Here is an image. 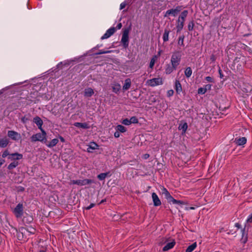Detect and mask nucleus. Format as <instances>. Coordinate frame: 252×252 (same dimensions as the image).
I'll use <instances>...</instances> for the list:
<instances>
[{"mask_svg": "<svg viewBox=\"0 0 252 252\" xmlns=\"http://www.w3.org/2000/svg\"><path fill=\"white\" fill-rule=\"evenodd\" d=\"M41 131V133H37L35 134H33L31 137V141L35 142L36 141H40L44 143H46L47 142L46 138V132L44 129H40Z\"/></svg>", "mask_w": 252, "mask_h": 252, "instance_id": "obj_1", "label": "nucleus"}, {"mask_svg": "<svg viewBox=\"0 0 252 252\" xmlns=\"http://www.w3.org/2000/svg\"><path fill=\"white\" fill-rule=\"evenodd\" d=\"M181 57V53L180 51H175L173 53L171 58V63L174 69H176L177 66L180 64Z\"/></svg>", "mask_w": 252, "mask_h": 252, "instance_id": "obj_2", "label": "nucleus"}, {"mask_svg": "<svg viewBox=\"0 0 252 252\" xmlns=\"http://www.w3.org/2000/svg\"><path fill=\"white\" fill-rule=\"evenodd\" d=\"M35 231V229L32 227H22L19 229L18 237H20V234H21L23 238L25 237V239H27L31 234H34Z\"/></svg>", "mask_w": 252, "mask_h": 252, "instance_id": "obj_3", "label": "nucleus"}, {"mask_svg": "<svg viewBox=\"0 0 252 252\" xmlns=\"http://www.w3.org/2000/svg\"><path fill=\"white\" fill-rule=\"evenodd\" d=\"M23 205L21 203H19L14 208L13 212L17 218H21L23 215Z\"/></svg>", "mask_w": 252, "mask_h": 252, "instance_id": "obj_4", "label": "nucleus"}, {"mask_svg": "<svg viewBox=\"0 0 252 252\" xmlns=\"http://www.w3.org/2000/svg\"><path fill=\"white\" fill-rule=\"evenodd\" d=\"M128 33L129 30L128 29L125 30L121 39V42L123 43L124 47L126 48L127 47L128 45Z\"/></svg>", "mask_w": 252, "mask_h": 252, "instance_id": "obj_5", "label": "nucleus"}, {"mask_svg": "<svg viewBox=\"0 0 252 252\" xmlns=\"http://www.w3.org/2000/svg\"><path fill=\"white\" fill-rule=\"evenodd\" d=\"M148 85L151 87H155L162 84V80L161 78H156L147 81Z\"/></svg>", "mask_w": 252, "mask_h": 252, "instance_id": "obj_6", "label": "nucleus"}, {"mask_svg": "<svg viewBox=\"0 0 252 252\" xmlns=\"http://www.w3.org/2000/svg\"><path fill=\"white\" fill-rule=\"evenodd\" d=\"M181 6H177L174 9H171L169 10H168L166 11L164 17H166L168 15H172L173 16H176L181 11Z\"/></svg>", "mask_w": 252, "mask_h": 252, "instance_id": "obj_7", "label": "nucleus"}, {"mask_svg": "<svg viewBox=\"0 0 252 252\" xmlns=\"http://www.w3.org/2000/svg\"><path fill=\"white\" fill-rule=\"evenodd\" d=\"M7 135L11 139L15 141L18 140L21 138L20 134L13 130L8 131Z\"/></svg>", "mask_w": 252, "mask_h": 252, "instance_id": "obj_8", "label": "nucleus"}, {"mask_svg": "<svg viewBox=\"0 0 252 252\" xmlns=\"http://www.w3.org/2000/svg\"><path fill=\"white\" fill-rule=\"evenodd\" d=\"M116 31L115 28L114 27L108 29L106 32L104 34V35L101 37V39L103 40L104 39H107L113 35Z\"/></svg>", "mask_w": 252, "mask_h": 252, "instance_id": "obj_9", "label": "nucleus"}, {"mask_svg": "<svg viewBox=\"0 0 252 252\" xmlns=\"http://www.w3.org/2000/svg\"><path fill=\"white\" fill-rule=\"evenodd\" d=\"M23 155L18 153H15L13 154H11L9 157H8V158L11 160L16 161L17 160H20L23 158Z\"/></svg>", "mask_w": 252, "mask_h": 252, "instance_id": "obj_10", "label": "nucleus"}, {"mask_svg": "<svg viewBox=\"0 0 252 252\" xmlns=\"http://www.w3.org/2000/svg\"><path fill=\"white\" fill-rule=\"evenodd\" d=\"M152 197L154 206H158L161 205V201L156 193L153 192Z\"/></svg>", "mask_w": 252, "mask_h": 252, "instance_id": "obj_11", "label": "nucleus"}, {"mask_svg": "<svg viewBox=\"0 0 252 252\" xmlns=\"http://www.w3.org/2000/svg\"><path fill=\"white\" fill-rule=\"evenodd\" d=\"M185 20L181 19L180 18H178L177 20V24L176 26L177 28V32H180L183 28Z\"/></svg>", "mask_w": 252, "mask_h": 252, "instance_id": "obj_12", "label": "nucleus"}, {"mask_svg": "<svg viewBox=\"0 0 252 252\" xmlns=\"http://www.w3.org/2000/svg\"><path fill=\"white\" fill-rule=\"evenodd\" d=\"M162 193L163 195H164L165 198L167 199L168 202H171V201L173 199V197L165 188H163L162 189Z\"/></svg>", "mask_w": 252, "mask_h": 252, "instance_id": "obj_13", "label": "nucleus"}, {"mask_svg": "<svg viewBox=\"0 0 252 252\" xmlns=\"http://www.w3.org/2000/svg\"><path fill=\"white\" fill-rule=\"evenodd\" d=\"M33 122L37 126L39 129H43L42 128V126L43 125V121L40 118H39L38 116L34 117L33 118Z\"/></svg>", "mask_w": 252, "mask_h": 252, "instance_id": "obj_14", "label": "nucleus"}, {"mask_svg": "<svg viewBox=\"0 0 252 252\" xmlns=\"http://www.w3.org/2000/svg\"><path fill=\"white\" fill-rule=\"evenodd\" d=\"M247 142V139L244 137H241L239 138H235L234 142L237 145L241 146L246 144Z\"/></svg>", "mask_w": 252, "mask_h": 252, "instance_id": "obj_15", "label": "nucleus"}, {"mask_svg": "<svg viewBox=\"0 0 252 252\" xmlns=\"http://www.w3.org/2000/svg\"><path fill=\"white\" fill-rule=\"evenodd\" d=\"M92 183V180L89 179L77 180L76 185L82 186L88 185Z\"/></svg>", "mask_w": 252, "mask_h": 252, "instance_id": "obj_16", "label": "nucleus"}, {"mask_svg": "<svg viewBox=\"0 0 252 252\" xmlns=\"http://www.w3.org/2000/svg\"><path fill=\"white\" fill-rule=\"evenodd\" d=\"M74 126L83 129H88L90 127L88 124L86 123H82L76 122L74 124Z\"/></svg>", "mask_w": 252, "mask_h": 252, "instance_id": "obj_17", "label": "nucleus"}, {"mask_svg": "<svg viewBox=\"0 0 252 252\" xmlns=\"http://www.w3.org/2000/svg\"><path fill=\"white\" fill-rule=\"evenodd\" d=\"M98 147V145L95 143L92 142L87 148V151L89 153H92L93 151L96 149Z\"/></svg>", "mask_w": 252, "mask_h": 252, "instance_id": "obj_18", "label": "nucleus"}, {"mask_svg": "<svg viewBox=\"0 0 252 252\" xmlns=\"http://www.w3.org/2000/svg\"><path fill=\"white\" fill-rule=\"evenodd\" d=\"M131 86V80L129 78H127L125 80V84L123 86V89L124 90H128Z\"/></svg>", "mask_w": 252, "mask_h": 252, "instance_id": "obj_19", "label": "nucleus"}, {"mask_svg": "<svg viewBox=\"0 0 252 252\" xmlns=\"http://www.w3.org/2000/svg\"><path fill=\"white\" fill-rule=\"evenodd\" d=\"M175 244V243L174 241L167 243L163 248L162 251L164 252L168 251L174 247Z\"/></svg>", "mask_w": 252, "mask_h": 252, "instance_id": "obj_20", "label": "nucleus"}, {"mask_svg": "<svg viewBox=\"0 0 252 252\" xmlns=\"http://www.w3.org/2000/svg\"><path fill=\"white\" fill-rule=\"evenodd\" d=\"M94 92L93 90L91 88L86 89L84 91V95L86 97H90L93 94Z\"/></svg>", "mask_w": 252, "mask_h": 252, "instance_id": "obj_21", "label": "nucleus"}, {"mask_svg": "<svg viewBox=\"0 0 252 252\" xmlns=\"http://www.w3.org/2000/svg\"><path fill=\"white\" fill-rule=\"evenodd\" d=\"M59 142V140L57 138H55L52 140L49 143H45L47 147L49 148H52L55 146Z\"/></svg>", "mask_w": 252, "mask_h": 252, "instance_id": "obj_22", "label": "nucleus"}, {"mask_svg": "<svg viewBox=\"0 0 252 252\" xmlns=\"http://www.w3.org/2000/svg\"><path fill=\"white\" fill-rule=\"evenodd\" d=\"M175 89L178 94H180L182 91L181 84L178 80H176L175 82Z\"/></svg>", "mask_w": 252, "mask_h": 252, "instance_id": "obj_23", "label": "nucleus"}, {"mask_svg": "<svg viewBox=\"0 0 252 252\" xmlns=\"http://www.w3.org/2000/svg\"><path fill=\"white\" fill-rule=\"evenodd\" d=\"M8 140L6 138L0 139V147L5 148L8 144Z\"/></svg>", "mask_w": 252, "mask_h": 252, "instance_id": "obj_24", "label": "nucleus"}, {"mask_svg": "<svg viewBox=\"0 0 252 252\" xmlns=\"http://www.w3.org/2000/svg\"><path fill=\"white\" fill-rule=\"evenodd\" d=\"M179 129L182 130L183 132H185L188 128V124L187 123H181L179 126Z\"/></svg>", "mask_w": 252, "mask_h": 252, "instance_id": "obj_25", "label": "nucleus"}, {"mask_svg": "<svg viewBox=\"0 0 252 252\" xmlns=\"http://www.w3.org/2000/svg\"><path fill=\"white\" fill-rule=\"evenodd\" d=\"M170 32V31L167 29L164 30V32L163 35V40L164 42H166L168 41L169 34Z\"/></svg>", "mask_w": 252, "mask_h": 252, "instance_id": "obj_26", "label": "nucleus"}, {"mask_svg": "<svg viewBox=\"0 0 252 252\" xmlns=\"http://www.w3.org/2000/svg\"><path fill=\"white\" fill-rule=\"evenodd\" d=\"M196 243L195 242L189 246L186 250V252H192L196 247Z\"/></svg>", "mask_w": 252, "mask_h": 252, "instance_id": "obj_27", "label": "nucleus"}, {"mask_svg": "<svg viewBox=\"0 0 252 252\" xmlns=\"http://www.w3.org/2000/svg\"><path fill=\"white\" fill-rule=\"evenodd\" d=\"M246 87H243L242 90L246 93H248L252 91V86L249 84H246Z\"/></svg>", "mask_w": 252, "mask_h": 252, "instance_id": "obj_28", "label": "nucleus"}, {"mask_svg": "<svg viewBox=\"0 0 252 252\" xmlns=\"http://www.w3.org/2000/svg\"><path fill=\"white\" fill-rule=\"evenodd\" d=\"M185 74L187 77L189 78L191 76L192 74V70L190 67H187L185 71Z\"/></svg>", "mask_w": 252, "mask_h": 252, "instance_id": "obj_29", "label": "nucleus"}, {"mask_svg": "<svg viewBox=\"0 0 252 252\" xmlns=\"http://www.w3.org/2000/svg\"><path fill=\"white\" fill-rule=\"evenodd\" d=\"M18 164L19 163L18 161H14L8 166L7 168L9 170H12L18 166Z\"/></svg>", "mask_w": 252, "mask_h": 252, "instance_id": "obj_30", "label": "nucleus"}, {"mask_svg": "<svg viewBox=\"0 0 252 252\" xmlns=\"http://www.w3.org/2000/svg\"><path fill=\"white\" fill-rule=\"evenodd\" d=\"M116 129L117 131L123 133L126 131V128L124 126L121 125H118L116 126Z\"/></svg>", "mask_w": 252, "mask_h": 252, "instance_id": "obj_31", "label": "nucleus"}, {"mask_svg": "<svg viewBox=\"0 0 252 252\" xmlns=\"http://www.w3.org/2000/svg\"><path fill=\"white\" fill-rule=\"evenodd\" d=\"M188 14V10H184L181 13V14L180 15V16L179 17V18L185 20V19L187 17Z\"/></svg>", "mask_w": 252, "mask_h": 252, "instance_id": "obj_32", "label": "nucleus"}, {"mask_svg": "<svg viewBox=\"0 0 252 252\" xmlns=\"http://www.w3.org/2000/svg\"><path fill=\"white\" fill-rule=\"evenodd\" d=\"M120 89H121V85L118 84H115L113 87V91L115 93H117L120 91Z\"/></svg>", "mask_w": 252, "mask_h": 252, "instance_id": "obj_33", "label": "nucleus"}, {"mask_svg": "<svg viewBox=\"0 0 252 252\" xmlns=\"http://www.w3.org/2000/svg\"><path fill=\"white\" fill-rule=\"evenodd\" d=\"M108 174V173H101L97 176V178L100 180H103L106 177Z\"/></svg>", "mask_w": 252, "mask_h": 252, "instance_id": "obj_34", "label": "nucleus"}, {"mask_svg": "<svg viewBox=\"0 0 252 252\" xmlns=\"http://www.w3.org/2000/svg\"><path fill=\"white\" fill-rule=\"evenodd\" d=\"M185 36L184 35H181L179 37L178 40V44L180 46H184V39Z\"/></svg>", "mask_w": 252, "mask_h": 252, "instance_id": "obj_35", "label": "nucleus"}, {"mask_svg": "<svg viewBox=\"0 0 252 252\" xmlns=\"http://www.w3.org/2000/svg\"><path fill=\"white\" fill-rule=\"evenodd\" d=\"M173 70H175L173 67L172 66H170L168 65L165 69V72L167 74H170L173 71Z\"/></svg>", "mask_w": 252, "mask_h": 252, "instance_id": "obj_36", "label": "nucleus"}, {"mask_svg": "<svg viewBox=\"0 0 252 252\" xmlns=\"http://www.w3.org/2000/svg\"><path fill=\"white\" fill-rule=\"evenodd\" d=\"M129 120H130V124H137L138 123V120L137 118L135 116L132 117Z\"/></svg>", "mask_w": 252, "mask_h": 252, "instance_id": "obj_37", "label": "nucleus"}, {"mask_svg": "<svg viewBox=\"0 0 252 252\" xmlns=\"http://www.w3.org/2000/svg\"><path fill=\"white\" fill-rule=\"evenodd\" d=\"M171 202H172L173 204H179V205H182V204H185L183 201H182L181 200H176V199H175L173 198L172 199V200L171 201Z\"/></svg>", "mask_w": 252, "mask_h": 252, "instance_id": "obj_38", "label": "nucleus"}, {"mask_svg": "<svg viewBox=\"0 0 252 252\" xmlns=\"http://www.w3.org/2000/svg\"><path fill=\"white\" fill-rule=\"evenodd\" d=\"M194 26V25L193 21H190L188 24V30L190 31H192L193 29Z\"/></svg>", "mask_w": 252, "mask_h": 252, "instance_id": "obj_39", "label": "nucleus"}, {"mask_svg": "<svg viewBox=\"0 0 252 252\" xmlns=\"http://www.w3.org/2000/svg\"><path fill=\"white\" fill-rule=\"evenodd\" d=\"M122 124L128 126L130 125V120L128 119H125L122 121Z\"/></svg>", "mask_w": 252, "mask_h": 252, "instance_id": "obj_40", "label": "nucleus"}, {"mask_svg": "<svg viewBox=\"0 0 252 252\" xmlns=\"http://www.w3.org/2000/svg\"><path fill=\"white\" fill-rule=\"evenodd\" d=\"M111 52V51H103V50H100L99 52L95 53V55H101L103 54H107Z\"/></svg>", "mask_w": 252, "mask_h": 252, "instance_id": "obj_41", "label": "nucleus"}, {"mask_svg": "<svg viewBox=\"0 0 252 252\" xmlns=\"http://www.w3.org/2000/svg\"><path fill=\"white\" fill-rule=\"evenodd\" d=\"M206 92V91H205L204 88H200L198 89V93L199 94H204Z\"/></svg>", "mask_w": 252, "mask_h": 252, "instance_id": "obj_42", "label": "nucleus"}, {"mask_svg": "<svg viewBox=\"0 0 252 252\" xmlns=\"http://www.w3.org/2000/svg\"><path fill=\"white\" fill-rule=\"evenodd\" d=\"M10 155L8 150H5L2 154V158H4Z\"/></svg>", "mask_w": 252, "mask_h": 252, "instance_id": "obj_43", "label": "nucleus"}, {"mask_svg": "<svg viewBox=\"0 0 252 252\" xmlns=\"http://www.w3.org/2000/svg\"><path fill=\"white\" fill-rule=\"evenodd\" d=\"M155 63V59L153 58L151 60L149 66L151 68H152Z\"/></svg>", "mask_w": 252, "mask_h": 252, "instance_id": "obj_44", "label": "nucleus"}, {"mask_svg": "<svg viewBox=\"0 0 252 252\" xmlns=\"http://www.w3.org/2000/svg\"><path fill=\"white\" fill-rule=\"evenodd\" d=\"M205 80L208 82H214L213 78L210 76L206 77Z\"/></svg>", "mask_w": 252, "mask_h": 252, "instance_id": "obj_45", "label": "nucleus"}, {"mask_svg": "<svg viewBox=\"0 0 252 252\" xmlns=\"http://www.w3.org/2000/svg\"><path fill=\"white\" fill-rule=\"evenodd\" d=\"M211 87H212V85H211L207 84V85H206L204 86V87H203V88H204L205 91L207 92L208 90H210L211 89Z\"/></svg>", "mask_w": 252, "mask_h": 252, "instance_id": "obj_46", "label": "nucleus"}, {"mask_svg": "<svg viewBox=\"0 0 252 252\" xmlns=\"http://www.w3.org/2000/svg\"><path fill=\"white\" fill-rule=\"evenodd\" d=\"M126 4L127 3L126 1L121 3L120 4V10L124 9L126 7Z\"/></svg>", "mask_w": 252, "mask_h": 252, "instance_id": "obj_47", "label": "nucleus"}, {"mask_svg": "<svg viewBox=\"0 0 252 252\" xmlns=\"http://www.w3.org/2000/svg\"><path fill=\"white\" fill-rule=\"evenodd\" d=\"M247 221L250 223L252 222V213L251 214V215L249 216V217L247 219Z\"/></svg>", "mask_w": 252, "mask_h": 252, "instance_id": "obj_48", "label": "nucleus"}, {"mask_svg": "<svg viewBox=\"0 0 252 252\" xmlns=\"http://www.w3.org/2000/svg\"><path fill=\"white\" fill-rule=\"evenodd\" d=\"M174 92L172 90H169L167 92V95L168 96H172Z\"/></svg>", "mask_w": 252, "mask_h": 252, "instance_id": "obj_49", "label": "nucleus"}, {"mask_svg": "<svg viewBox=\"0 0 252 252\" xmlns=\"http://www.w3.org/2000/svg\"><path fill=\"white\" fill-rule=\"evenodd\" d=\"M94 205H95L94 203H91L89 206H88V207H87L86 208V210H90V209H91L92 208L94 207Z\"/></svg>", "mask_w": 252, "mask_h": 252, "instance_id": "obj_50", "label": "nucleus"}, {"mask_svg": "<svg viewBox=\"0 0 252 252\" xmlns=\"http://www.w3.org/2000/svg\"><path fill=\"white\" fill-rule=\"evenodd\" d=\"M216 58L215 56L214 55H212L210 57V60L212 62H215V61H216Z\"/></svg>", "mask_w": 252, "mask_h": 252, "instance_id": "obj_51", "label": "nucleus"}, {"mask_svg": "<svg viewBox=\"0 0 252 252\" xmlns=\"http://www.w3.org/2000/svg\"><path fill=\"white\" fill-rule=\"evenodd\" d=\"M115 137L116 138H118L120 137V132L118 131H116L115 133H114V134Z\"/></svg>", "mask_w": 252, "mask_h": 252, "instance_id": "obj_52", "label": "nucleus"}, {"mask_svg": "<svg viewBox=\"0 0 252 252\" xmlns=\"http://www.w3.org/2000/svg\"><path fill=\"white\" fill-rule=\"evenodd\" d=\"M28 120V119L27 118H26L25 117H23L22 119H21V121L25 123H26V122Z\"/></svg>", "mask_w": 252, "mask_h": 252, "instance_id": "obj_53", "label": "nucleus"}, {"mask_svg": "<svg viewBox=\"0 0 252 252\" xmlns=\"http://www.w3.org/2000/svg\"><path fill=\"white\" fill-rule=\"evenodd\" d=\"M122 27V23H119V24L117 25V26L116 28H117L118 29H121Z\"/></svg>", "mask_w": 252, "mask_h": 252, "instance_id": "obj_54", "label": "nucleus"}, {"mask_svg": "<svg viewBox=\"0 0 252 252\" xmlns=\"http://www.w3.org/2000/svg\"><path fill=\"white\" fill-rule=\"evenodd\" d=\"M5 160L3 159L2 158L0 157V162L1 164V165L4 163Z\"/></svg>", "mask_w": 252, "mask_h": 252, "instance_id": "obj_55", "label": "nucleus"}, {"mask_svg": "<svg viewBox=\"0 0 252 252\" xmlns=\"http://www.w3.org/2000/svg\"><path fill=\"white\" fill-rule=\"evenodd\" d=\"M76 182H77V180H71V184L76 185Z\"/></svg>", "mask_w": 252, "mask_h": 252, "instance_id": "obj_56", "label": "nucleus"}, {"mask_svg": "<svg viewBox=\"0 0 252 252\" xmlns=\"http://www.w3.org/2000/svg\"><path fill=\"white\" fill-rule=\"evenodd\" d=\"M144 158L147 159V158H148L149 157V154H145V155H144Z\"/></svg>", "mask_w": 252, "mask_h": 252, "instance_id": "obj_57", "label": "nucleus"}, {"mask_svg": "<svg viewBox=\"0 0 252 252\" xmlns=\"http://www.w3.org/2000/svg\"><path fill=\"white\" fill-rule=\"evenodd\" d=\"M235 226L237 227V228H240L241 225L239 223H235Z\"/></svg>", "mask_w": 252, "mask_h": 252, "instance_id": "obj_58", "label": "nucleus"}, {"mask_svg": "<svg viewBox=\"0 0 252 252\" xmlns=\"http://www.w3.org/2000/svg\"><path fill=\"white\" fill-rule=\"evenodd\" d=\"M60 139H61V141H62V142H64V140L63 137H60Z\"/></svg>", "mask_w": 252, "mask_h": 252, "instance_id": "obj_59", "label": "nucleus"}, {"mask_svg": "<svg viewBox=\"0 0 252 252\" xmlns=\"http://www.w3.org/2000/svg\"><path fill=\"white\" fill-rule=\"evenodd\" d=\"M185 210H189V207H186L185 208Z\"/></svg>", "mask_w": 252, "mask_h": 252, "instance_id": "obj_60", "label": "nucleus"}, {"mask_svg": "<svg viewBox=\"0 0 252 252\" xmlns=\"http://www.w3.org/2000/svg\"><path fill=\"white\" fill-rule=\"evenodd\" d=\"M189 209H190V210H194V207H189Z\"/></svg>", "mask_w": 252, "mask_h": 252, "instance_id": "obj_61", "label": "nucleus"}, {"mask_svg": "<svg viewBox=\"0 0 252 252\" xmlns=\"http://www.w3.org/2000/svg\"><path fill=\"white\" fill-rule=\"evenodd\" d=\"M38 252H45V251L44 250H40Z\"/></svg>", "mask_w": 252, "mask_h": 252, "instance_id": "obj_62", "label": "nucleus"}, {"mask_svg": "<svg viewBox=\"0 0 252 252\" xmlns=\"http://www.w3.org/2000/svg\"><path fill=\"white\" fill-rule=\"evenodd\" d=\"M2 93V91H0V94H1Z\"/></svg>", "mask_w": 252, "mask_h": 252, "instance_id": "obj_63", "label": "nucleus"}, {"mask_svg": "<svg viewBox=\"0 0 252 252\" xmlns=\"http://www.w3.org/2000/svg\"><path fill=\"white\" fill-rule=\"evenodd\" d=\"M103 201H104L102 200L100 202V203H101L103 202Z\"/></svg>", "mask_w": 252, "mask_h": 252, "instance_id": "obj_64", "label": "nucleus"}]
</instances>
